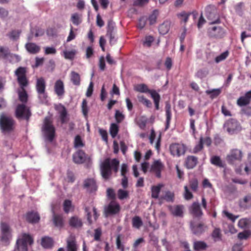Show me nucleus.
I'll list each match as a JSON object with an SVG mask.
<instances>
[{
  "instance_id": "obj_1",
  "label": "nucleus",
  "mask_w": 251,
  "mask_h": 251,
  "mask_svg": "<svg viewBox=\"0 0 251 251\" xmlns=\"http://www.w3.org/2000/svg\"><path fill=\"white\" fill-rule=\"evenodd\" d=\"M119 165V161L116 158L112 160L110 158L105 159L100 166V174L102 178L105 180H108L112 175V170L115 173H117Z\"/></svg>"
},
{
  "instance_id": "obj_2",
  "label": "nucleus",
  "mask_w": 251,
  "mask_h": 251,
  "mask_svg": "<svg viewBox=\"0 0 251 251\" xmlns=\"http://www.w3.org/2000/svg\"><path fill=\"white\" fill-rule=\"evenodd\" d=\"M43 131L46 140L51 142L55 136V130L50 117L45 119Z\"/></svg>"
},
{
  "instance_id": "obj_3",
  "label": "nucleus",
  "mask_w": 251,
  "mask_h": 251,
  "mask_svg": "<svg viewBox=\"0 0 251 251\" xmlns=\"http://www.w3.org/2000/svg\"><path fill=\"white\" fill-rule=\"evenodd\" d=\"M15 122L9 116L2 114L0 116V127L4 133H9L14 129Z\"/></svg>"
},
{
  "instance_id": "obj_4",
  "label": "nucleus",
  "mask_w": 251,
  "mask_h": 251,
  "mask_svg": "<svg viewBox=\"0 0 251 251\" xmlns=\"http://www.w3.org/2000/svg\"><path fill=\"white\" fill-rule=\"evenodd\" d=\"M26 73V68L23 67L18 68L15 71V75L17 76V81L20 86V89H23L28 85Z\"/></svg>"
},
{
  "instance_id": "obj_5",
  "label": "nucleus",
  "mask_w": 251,
  "mask_h": 251,
  "mask_svg": "<svg viewBox=\"0 0 251 251\" xmlns=\"http://www.w3.org/2000/svg\"><path fill=\"white\" fill-rule=\"evenodd\" d=\"M224 127L230 134L237 133L241 130L240 123L235 119H230L224 125Z\"/></svg>"
},
{
  "instance_id": "obj_6",
  "label": "nucleus",
  "mask_w": 251,
  "mask_h": 251,
  "mask_svg": "<svg viewBox=\"0 0 251 251\" xmlns=\"http://www.w3.org/2000/svg\"><path fill=\"white\" fill-rule=\"evenodd\" d=\"M30 116V111L25 104H19L17 106L15 109V116L17 119H25L28 121Z\"/></svg>"
},
{
  "instance_id": "obj_7",
  "label": "nucleus",
  "mask_w": 251,
  "mask_h": 251,
  "mask_svg": "<svg viewBox=\"0 0 251 251\" xmlns=\"http://www.w3.org/2000/svg\"><path fill=\"white\" fill-rule=\"evenodd\" d=\"M207 33L210 38L221 39L224 37L225 31L220 26L212 25L208 28Z\"/></svg>"
},
{
  "instance_id": "obj_8",
  "label": "nucleus",
  "mask_w": 251,
  "mask_h": 251,
  "mask_svg": "<svg viewBox=\"0 0 251 251\" xmlns=\"http://www.w3.org/2000/svg\"><path fill=\"white\" fill-rule=\"evenodd\" d=\"M121 210L120 204L115 201H112L107 206L104 207V213L106 216L115 215L118 214Z\"/></svg>"
},
{
  "instance_id": "obj_9",
  "label": "nucleus",
  "mask_w": 251,
  "mask_h": 251,
  "mask_svg": "<svg viewBox=\"0 0 251 251\" xmlns=\"http://www.w3.org/2000/svg\"><path fill=\"white\" fill-rule=\"evenodd\" d=\"M170 151L173 155L179 157L185 153L186 147L183 144L174 143L170 145Z\"/></svg>"
},
{
  "instance_id": "obj_10",
  "label": "nucleus",
  "mask_w": 251,
  "mask_h": 251,
  "mask_svg": "<svg viewBox=\"0 0 251 251\" xmlns=\"http://www.w3.org/2000/svg\"><path fill=\"white\" fill-rule=\"evenodd\" d=\"M206 16L207 18L210 20V24L213 25L220 22L219 16L215 9H211L210 6L206 8Z\"/></svg>"
},
{
  "instance_id": "obj_11",
  "label": "nucleus",
  "mask_w": 251,
  "mask_h": 251,
  "mask_svg": "<svg viewBox=\"0 0 251 251\" xmlns=\"http://www.w3.org/2000/svg\"><path fill=\"white\" fill-rule=\"evenodd\" d=\"M243 156L242 152L238 149H233L231 150L227 156V160L229 163L233 164L235 161H241Z\"/></svg>"
},
{
  "instance_id": "obj_12",
  "label": "nucleus",
  "mask_w": 251,
  "mask_h": 251,
  "mask_svg": "<svg viewBox=\"0 0 251 251\" xmlns=\"http://www.w3.org/2000/svg\"><path fill=\"white\" fill-rule=\"evenodd\" d=\"M190 227L192 233L197 236L201 235L207 228L206 226L202 223L194 224L193 222L191 223Z\"/></svg>"
},
{
  "instance_id": "obj_13",
  "label": "nucleus",
  "mask_w": 251,
  "mask_h": 251,
  "mask_svg": "<svg viewBox=\"0 0 251 251\" xmlns=\"http://www.w3.org/2000/svg\"><path fill=\"white\" fill-rule=\"evenodd\" d=\"M171 213L175 217L183 216L184 206L182 205H171L168 207Z\"/></svg>"
},
{
  "instance_id": "obj_14",
  "label": "nucleus",
  "mask_w": 251,
  "mask_h": 251,
  "mask_svg": "<svg viewBox=\"0 0 251 251\" xmlns=\"http://www.w3.org/2000/svg\"><path fill=\"white\" fill-rule=\"evenodd\" d=\"M73 158L75 163L82 164L86 160L87 156L83 151L79 150L73 154Z\"/></svg>"
},
{
  "instance_id": "obj_15",
  "label": "nucleus",
  "mask_w": 251,
  "mask_h": 251,
  "mask_svg": "<svg viewBox=\"0 0 251 251\" xmlns=\"http://www.w3.org/2000/svg\"><path fill=\"white\" fill-rule=\"evenodd\" d=\"M84 188L90 193L95 192L97 189L96 181L93 178H87L84 181Z\"/></svg>"
},
{
  "instance_id": "obj_16",
  "label": "nucleus",
  "mask_w": 251,
  "mask_h": 251,
  "mask_svg": "<svg viewBox=\"0 0 251 251\" xmlns=\"http://www.w3.org/2000/svg\"><path fill=\"white\" fill-rule=\"evenodd\" d=\"M26 51L30 54H36L39 52L41 48L34 43L28 42L25 44Z\"/></svg>"
},
{
  "instance_id": "obj_17",
  "label": "nucleus",
  "mask_w": 251,
  "mask_h": 251,
  "mask_svg": "<svg viewBox=\"0 0 251 251\" xmlns=\"http://www.w3.org/2000/svg\"><path fill=\"white\" fill-rule=\"evenodd\" d=\"M54 89L55 94L58 97L63 96L65 93V88L63 81L61 79L56 80L54 84Z\"/></svg>"
},
{
  "instance_id": "obj_18",
  "label": "nucleus",
  "mask_w": 251,
  "mask_h": 251,
  "mask_svg": "<svg viewBox=\"0 0 251 251\" xmlns=\"http://www.w3.org/2000/svg\"><path fill=\"white\" fill-rule=\"evenodd\" d=\"M163 167V164L160 160H156L151 165V169L155 172L156 176L159 178L161 177V172Z\"/></svg>"
},
{
  "instance_id": "obj_19",
  "label": "nucleus",
  "mask_w": 251,
  "mask_h": 251,
  "mask_svg": "<svg viewBox=\"0 0 251 251\" xmlns=\"http://www.w3.org/2000/svg\"><path fill=\"white\" fill-rule=\"evenodd\" d=\"M57 110L58 111L61 123L64 124L67 123L68 120L67 117L68 114L65 106L60 104L57 107Z\"/></svg>"
},
{
  "instance_id": "obj_20",
  "label": "nucleus",
  "mask_w": 251,
  "mask_h": 251,
  "mask_svg": "<svg viewBox=\"0 0 251 251\" xmlns=\"http://www.w3.org/2000/svg\"><path fill=\"white\" fill-rule=\"evenodd\" d=\"M190 211L191 213L195 217H199L203 214L200 205L198 202L193 203L190 208Z\"/></svg>"
},
{
  "instance_id": "obj_21",
  "label": "nucleus",
  "mask_w": 251,
  "mask_h": 251,
  "mask_svg": "<svg viewBox=\"0 0 251 251\" xmlns=\"http://www.w3.org/2000/svg\"><path fill=\"white\" fill-rule=\"evenodd\" d=\"M197 163L198 158L195 156H188L185 160V166L188 169H193Z\"/></svg>"
},
{
  "instance_id": "obj_22",
  "label": "nucleus",
  "mask_w": 251,
  "mask_h": 251,
  "mask_svg": "<svg viewBox=\"0 0 251 251\" xmlns=\"http://www.w3.org/2000/svg\"><path fill=\"white\" fill-rule=\"evenodd\" d=\"M40 218L38 213L33 211L28 212L26 215V220L32 224L38 223Z\"/></svg>"
},
{
  "instance_id": "obj_23",
  "label": "nucleus",
  "mask_w": 251,
  "mask_h": 251,
  "mask_svg": "<svg viewBox=\"0 0 251 251\" xmlns=\"http://www.w3.org/2000/svg\"><path fill=\"white\" fill-rule=\"evenodd\" d=\"M70 226L74 228H79L82 226V222L80 219L77 216L72 217L69 220Z\"/></svg>"
},
{
  "instance_id": "obj_24",
  "label": "nucleus",
  "mask_w": 251,
  "mask_h": 251,
  "mask_svg": "<svg viewBox=\"0 0 251 251\" xmlns=\"http://www.w3.org/2000/svg\"><path fill=\"white\" fill-rule=\"evenodd\" d=\"M53 222L55 226L58 228H62L64 226V221L62 215L53 214Z\"/></svg>"
},
{
  "instance_id": "obj_25",
  "label": "nucleus",
  "mask_w": 251,
  "mask_h": 251,
  "mask_svg": "<svg viewBox=\"0 0 251 251\" xmlns=\"http://www.w3.org/2000/svg\"><path fill=\"white\" fill-rule=\"evenodd\" d=\"M36 89L37 93L45 91L46 82L43 77H41L37 79Z\"/></svg>"
},
{
  "instance_id": "obj_26",
  "label": "nucleus",
  "mask_w": 251,
  "mask_h": 251,
  "mask_svg": "<svg viewBox=\"0 0 251 251\" xmlns=\"http://www.w3.org/2000/svg\"><path fill=\"white\" fill-rule=\"evenodd\" d=\"M41 245L45 249L51 248L53 245V240L50 237H43L41 239Z\"/></svg>"
},
{
  "instance_id": "obj_27",
  "label": "nucleus",
  "mask_w": 251,
  "mask_h": 251,
  "mask_svg": "<svg viewBox=\"0 0 251 251\" xmlns=\"http://www.w3.org/2000/svg\"><path fill=\"white\" fill-rule=\"evenodd\" d=\"M194 249L195 251H202L205 250L208 246L207 244L203 241H196L194 243Z\"/></svg>"
},
{
  "instance_id": "obj_28",
  "label": "nucleus",
  "mask_w": 251,
  "mask_h": 251,
  "mask_svg": "<svg viewBox=\"0 0 251 251\" xmlns=\"http://www.w3.org/2000/svg\"><path fill=\"white\" fill-rule=\"evenodd\" d=\"M163 186V184H159L156 186H153L151 187V197L154 199H158L159 194L160 192L161 188Z\"/></svg>"
},
{
  "instance_id": "obj_29",
  "label": "nucleus",
  "mask_w": 251,
  "mask_h": 251,
  "mask_svg": "<svg viewBox=\"0 0 251 251\" xmlns=\"http://www.w3.org/2000/svg\"><path fill=\"white\" fill-rule=\"evenodd\" d=\"M71 80L76 86H79L80 84V77L79 75L74 71L71 73Z\"/></svg>"
},
{
  "instance_id": "obj_30",
  "label": "nucleus",
  "mask_w": 251,
  "mask_h": 251,
  "mask_svg": "<svg viewBox=\"0 0 251 251\" xmlns=\"http://www.w3.org/2000/svg\"><path fill=\"white\" fill-rule=\"evenodd\" d=\"M18 96L19 100L23 103V104L26 103L27 101L28 95L26 91L25 90V88L19 90Z\"/></svg>"
},
{
  "instance_id": "obj_31",
  "label": "nucleus",
  "mask_w": 251,
  "mask_h": 251,
  "mask_svg": "<svg viewBox=\"0 0 251 251\" xmlns=\"http://www.w3.org/2000/svg\"><path fill=\"white\" fill-rule=\"evenodd\" d=\"M143 221L138 216H135L132 218V225L135 228L139 229L143 226Z\"/></svg>"
},
{
  "instance_id": "obj_32",
  "label": "nucleus",
  "mask_w": 251,
  "mask_h": 251,
  "mask_svg": "<svg viewBox=\"0 0 251 251\" xmlns=\"http://www.w3.org/2000/svg\"><path fill=\"white\" fill-rule=\"evenodd\" d=\"M170 29V23L168 22H165L160 25L158 30L160 34L164 35L168 32Z\"/></svg>"
},
{
  "instance_id": "obj_33",
  "label": "nucleus",
  "mask_w": 251,
  "mask_h": 251,
  "mask_svg": "<svg viewBox=\"0 0 251 251\" xmlns=\"http://www.w3.org/2000/svg\"><path fill=\"white\" fill-rule=\"evenodd\" d=\"M134 90L137 92L144 93H149L151 90L148 86L144 83L136 85L134 87Z\"/></svg>"
},
{
  "instance_id": "obj_34",
  "label": "nucleus",
  "mask_w": 251,
  "mask_h": 251,
  "mask_svg": "<svg viewBox=\"0 0 251 251\" xmlns=\"http://www.w3.org/2000/svg\"><path fill=\"white\" fill-rule=\"evenodd\" d=\"M71 21L75 25H78L82 22L81 15L77 13L73 14L71 17Z\"/></svg>"
},
{
  "instance_id": "obj_35",
  "label": "nucleus",
  "mask_w": 251,
  "mask_h": 251,
  "mask_svg": "<svg viewBox=\"0 0 251 251\" xmlns=\"http://www.w3.org/2000/svg\"><path fill=\"white\" fill-rule=\"evenodd\" d=\"M159 199L161 200H165L168 202H173L174 201V193L170 191H167L165 192V195L161 196Z\"/></svg>"
},
{
  "instance_id": "obj_36",
  "label": "nucleus",
  "mask_w": 251,
  "mask_h": 251,
  "mask_svg": "<svg viewBox=\"0 0 251 251\" xmlns=\"http://www.w3.org/2000/svg\"><path fill=\"white\" fill-rule=\"evenodd\" d=\"M113 34H115V23L112 21H109L107 27L106 36H111Z\"/></svg>"
},
{
  "instance_id": "obj_37",
  "label": "nucleus",
  "mask_w": 251,
  "mask_h": 251,
  "mask_svg": "<svg viewBox=\"0 0 251 251\" xmlns=\"http://www.w3.org/2000/svg\"><path fill=\"white\" fill-rule=\"evenodd\" d=\"M210 162L211 164L219 167H224V164L220 157L218 156H212L210 159Z\"/></svg>"
},
{
  "instance_id": "obj_38",
  "label": "nucleus",
  "mask_w": 251,
  "mask_h": 251,
  "mask_svg": "<svg viewBox=\"0 0 251 251\" xmlns=\"http://www.w3.org/2000/svg\"><path fill=\"white\" fill-rule=\"evenodd\" d=\"M38 98L40 102L42 103H47L48 102V96L46 91L38 92Z\"/></svg>"
},
{
  "instance_id": "obj_39",
  "label": "nucleus",
  "mask_w": 251,
  "mask_h": 251,
  "mask_svg": "<svg viewBox=\"0 0 251 251\" xmlns=\"http://www.w3.org/2000/svg\"><path fill=\"white\" fill-rule=\"evenodd\" d=\"M211 236L215 241L221 240L222 239V234L220 229L215 228L211 234Z\"/></svg>"
},
{
  "instance_id": "obj_40",
  "label": "nucleus",
  "mask_w": 251,
  "mask_h": 251,
  "mask_svg": "<svg viewBox=\"0 0 251 251\" xmlns=\"http://www.w3.org/2000/svg\"><path fill=\"white\" fill-rule=\"evenodd\" d=\"M137 98L139 102L142 103L143 105H145L148 108H150L151 107V102L148 99H146L144 96L139 95L138 96Z\"/></svg>"
},
{
  "instance_id": "obj_41",
  "label": "nucleus",
  "mask_w": 251,
  "mask_h": 251,
  "mask_svg": "<svg viewBox=\"0 0 251 251\" xmlns=\"http://www.w3.org/2000/svg\"><path fill=\"white\" fill-rule=\"evenodd\" d=\"M250 102V100L249 98L245 95L244 96L240 97L237 101V104L239 106H243L248 105Z\"/></svg>"
},
{
  "instance_id": "obj_42",
  "label": "nucleus",
  "mask_w": 251,
  "mask_h": 251,
  "mask_svg": "<svg viewBox=\"0 0 251 251\" xmlns=\"http://www.w3.org/2000/svg\"><path fill=\"white\" fill-rule=\"evenodd\" d=\"M221 92L220 89H213L212 90H207L205 93L207 95H209L211 99H214L218 96Z\"/></svg>"
},
{
  "instance_id": "obj_43",
  "label": "nucleus",
  "mask_w": 251,
  "mask_h": 251,
  "mask_svg": "<svg viewBox=\"0 0 251 251\" xmlns=\"http://www.w3.org/2000/svg\"><path fill=\"white\" fill-rule=\"evenodd\" d=\"M27 245L20 239H18L17 241L16 246L19 251H27Z\"/></svg>"
},
{
  "instance_id": "obj_44",
  "label": "nucleus",
  "mask_w": 251,
  "mask_h": 251,
  "mask_svg": "<svg viewBox=\"0 0 251 251\" xmlns=\"http://www.w3.org/2000/svg\"><path fill=\"white\" fill-rule=\"evenodd\" d=\"M76 50H73L70 51L64 50L63 51L64 57L67 59L73 60L76 53Z\"/></svg>"
},
{
  "instance_id": "obj_45",
  "label": "nucleus",
  "mask_w": 251,
  "mask_h": 251,
  "mask_svg": "<svg viewBox=\"0 0 251 251\" xmlns=\"http://www.w3.org/2000/svg\"><path fill=\"white\" fill-rule=\"evenodd\" d=\"M21 33V31L19 30H13L10 32L7 36L8 37L12 40H17L20 36V34Z\"/></svg>"
},
{
  "instance_id": "obj_46",
  "label": "nucleus",
  "mask_w": 251,
  "mask_h": 251,
  "mask_svg": "<svg viewBox=\"0 0 251 251\" xmlns=\"http://www.w3.org/2000/svg\"><path fill=\"white\" fill-rule=\"evenodd\" d=\"M189 186L191 190L196 192L198 188V181L196 178H193L189 180Z\"/></svg>"
},
{
  "instance_id": "obj_47",
  "label": "nucleus",
  "mask_w": 251,
  "mask_h": 251,
  "mask_svg": "<svg viewBox=\"0 0 251 251\" xmlns=\"http://www.w3.org/2000/svg\"><path fill=\"white\" fill-rule=\"evenodd\" d=\"M119 131V127L116 124L113 123L111 124L110 127V133L113 138L117 135Z\"/></svg>"
},
{
  "instance_id": "obj_48",
  "label": "nucleus",
  "mask_w": 251,
  "mask_h": 251,
  "mask_svg": "<svg viewBox=\"0 0 251 251\" xmlns=\"http://www.w3.org/2000/svg\"><path fill=\"white\" fill-rule=\"evenodd\" d=\"M19 239L27 245H31L33 243L32 237L29 234L26 233L23 234L22 238Z\"/></svg>"
},
{
  "instance_id": "obj_49",
  "label": "nucleus",
  "mask_w": 251,
  "mask_h": 251,
  "mask_svg": "<svg viewBox=\"0 0 251 251\" xmlns=\"http://www.w3.org/2000/svg\"><path fill=\"white\" fill-rule=\"evenodd\" d=\"M117 195L119 199L121 200H124L128 197V192L126 190L120 189L118 191Z\"/></svg>"
},
{
  "instance_id": "obj_50",
  "label": "nucleus",
  "mask_w": 251,
  "mask_h": 251,
  "mask_svg": "<svg viewBox=\"0 0 251 251\" xmlns=\"http://www.w3.org/2000/svg\"><path fill=\"white\" fill-rule=\"evenodd\" d=\"M190 14L191 13H186L185 11H182L179 13H178L177 16L181 21L184 22L185 23L188 21L189 17Z\"/></svg>"
},
{
  "instance_id": "obj_51",
  "label": "nucleus",
  "mask_w": 251,
  "mask_h": 251,
  "mask_svg": "<svg viewBox=\"0 0 251 251\" xmlns=\"http://www.w3.org/2000/svg\"><path fill=\"white\" fill-rule=\"evenodd\" d=\"M9 54V50L7 47L0 46V58L5 59Z\"/></svg>"
},
{
  "instance_id": "obj_52",
  "label": "nucleus",
  "mask_w": 251,
  "mask_h": 251,
  "mask_svg": "<svg viewBox=\"0 0 251 251\" xmlns=\"http://www.w3.org/2000/svg\"><path fill=\"white\" fill-rule=\"evenodd\" d=\"M149 93L151 95L154 102L160 101V96L155 90H151Z\"/></svg>"
},
{
  "instance_id": "obj_53",
  "label": "nucleus",
  "mask_w": 251,
  "mask_h": 251,
  "mask_svg": "<svg viewBox=\"0 0 251 251\" xmlns=\"http://www.w3.org/2000/svg\"><path fill=\"white\" fill-rule=\"evenodd\" d=\"M250 220L247 219H242L238 222V226L242 228H248L249 226Z\"/></svg>"
},
{
  "instance_id": "obj_54",
  "label": "nucleus",
  "mask_w": 251,
  "mask_h": 251,
  "mask_svg": "<svg viewBox=\"0 0 251 251\" xmlns=\"http://www.w3.org/2000/svg\"><path fill=\"white\" fill-rule=\"evenodd\" d=\"M67 250V251H77V247L75 241H68Z\"/></svg>"
},
{
  "instance_id": "obj_55",
  "label": "nucleus",
  "mask_w": 251,
  "mask_h": 251,
  "mask_svg": "<svg viewBox=\"0 0 251 251\" xmlns=\"http://www.w3.org/2000/svg\"><path fill=\"white\" fill-rule=\"evenodd\" d=\"M158 14V11L157 10H155L153 11L152 13L149 16L148 20L150 22V25H151L155 23Z\"/></svg>"
},
{
  "instance_id": "obj_56",
  "label": "nucleus",
  "mask_w": 251,
  "mask_h": 251,
  "mask_svg": "<svg viewBox=\"0 0 251 251\" xmlns=\"http://www.w3.org/2000/svg\"><path fill=\"white\" fill-rule=\"evenodd\" d=\"M81 110L85 118H87L88 112V108L87 106V102L85 99H84L82 101L81 104Z\"/></svg>"
},
{
  "instance_id": "obj_57",
  "label": "nucleus",
  "mask_w": 251,
  "mask_h": 251,
  "mask_svg": "<svg viewBox=\"0 0 251 251\" xmlns=\"http://www.w3.org/2000/svg\"><path fill=\"white\" fill-rule=\"evenodd\" d=\"M208 74V71L205 69H201L197 71L195 74V76L200 78H203L206 76Z\"/></svg>"
},
{
  "instance_id": "obj_58",
  "label": "nucleus",
  "mask_w": 251,
  "mask_h": 251,
  "mask_svg": "<svg viewBox=\"0 0 251 251\" xmlns=\"http://www.w3.org/2000/svg\"><path fill=\"white\" fill-rule=\"evenodd\" d=\"M251 232L250 230H245L238 233V237L241 240L247 239L251 235Z\"/></svg>"
},
{
  "instance_id": "obj_59",
  "label": "nucleus",
  "mask_w": 251,
  "mask_h": 251,
  "mask_svg": "<svg viewBox=\"0 0 251 251\" xmlns=\"http://www.w3.org/2000/svg\"><path fill=\"white\" fill-rule=\"evenodd\" d=\"M74 146L75 148L82 147L84 146L81 138L79 135H76L75 138Z\"/></svg>"
},
{
  "instance_id": "obj_60",
  "label": "nucleus",
  "mask_w": 251,
  "mask_h": 251,
  "mask_svg": "<svg viewBox=\"0 0 251 251\" xmlns=\"http://www.w3.org/2000/svg\"><path fill=\"white\" fill-rule=\"evenodd\" d=\"M203 148V138L201 137L200 139V142L193 149V153H196L200 151Z\"/></svg>"
},
{
  "instance_id": "obj_61",
  "label": "nucleus",
  "mask_w": 251,
  "mask_h": 251,
  "mask_svg": "<svg viewBox=\"0 0 251 251\" xmlns=\"http://www.w3.org/2000/svg\"><path fill=\"white\" fill-rule=\"evenodd\" d=\"M184 198L186 200H190L193 197L192 193L189 191L187 186H184Z\"/></svg>"
},
{
  "instance_id": "obj_62",
  "label": "nucleus",
  "mask_w": 251,
  "mask_h": 251,
  "mask_svg": "<svg viewBox=\"0 0 251 251\" xmlns=\"http://www.w3.org/2000/svg\"><path fill=\"white\" fill-rule=\"evenodd\" d=\"M71 206V201L68 200H65L63 203V208L64 211L67 213H68L70 210Z\"/></svg>"
},
{
  "instance_id": "obj_63",
  "label": "nucleus",
  "mask_w": 251,
  "mask_h": 251,
  "mask_svg": "<svg viewBox=\"0 0 251 251\" xmlns=\"http://www.w3.org/2000/svg\"><path fill=\"white\" fill-rule=\"evenodd\" d=\"M115 117L116 120V122L118 123H121L123 121L125 118L124 115L120 112L119 110H116L115 114Z\"/></svg>"
},
{
  "instance_id": "obj_64",
  "label": "nucleus",
  "mask_w": 251,
  "mask_h": 251,
  "mask_svg": "<svg viewBox=\"0 0 251 251\" xmlns=\"http://www.w3.org/2000/svg\"><path fill=\"white\" fill-rule=\"evenodd\" d=\"M147 20V18L145 16L140 18L139 20L138 27L140 29L143 28L146 24Z\"/></svg>"
}]
</instances>
